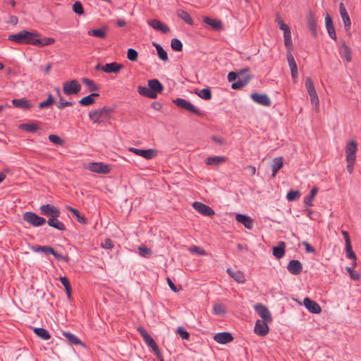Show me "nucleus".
<instances>
[{
    "instance_id": "obj_52",
    "label": "nucleus",
    "mask_w": 361,
    "mask_h": 361,
    "mask_svg": "<svg viewBox=\"0 0 361 361\" xmlns=\"http://www.w3.org/2000/svg\"><path fill=\"white\" fill-rule=\"evenodd\" d=\"M300 195V193L298 190H290L287 195L286 198L288 201H294L295 200L298 199Z\"/></svg>"
},
{
    "instance_id": "obj_54",
    "label": "nucleus",
    "mask_w": 361,
    "mask_h": 361,
    "mask_svg": "<svg viewBox=\"0 0 361 361\" xmlns=\"http://www.w3.org/2000/svg\"><path fill=\"white\" fill-rule=\"evenodd\" d=\"M287 61L288 63V66L290 69H295L297 68V64L294 60L293 56L292 55L290 50L287 52Z\"/></svg>"
},
{
    "instance_id": "obj_36",
    "label": "nucleus",
    "mask_w": 361,
    "mask_h": 361,
    "mask_svg": "<svg viewBox=\"0 0 361 361\" xmlns=\"http://www.w3.org/2000/svg\"><path fill=\"white\" fill-rule=\"evenodd\" d=\"M195 94L202 99L209 100L212 98V92L209 88H204L200 90L195 91Z\"/></svg>"
},
{
    "instance_id": "obj_26",
    "label": "nucleus",
    "mask_w": 361,
    "mask_h": 361,
    "mask_svg": "<svg viewBox=\"0 0 361 361\" xmlns=\"http://www.w3.org/2000/svg\"><path fill=\"white\" fill-rule=\"evenodd\" d=\"M325 23L329 37L333 39H336V34L333 25L332 19L329 15H326V16L325 17Z\"/></svg>"
},
{
    "instance_id": "obj_38",
    "label": "nucleus",
    "mask_w": 361,
    "mask_h": 361,
    "mask_svg": "<svg viewBox=\"0 0 361 361\" xmlns=\"http://www.w3.org/2000/svg\"><path fill=\"white\" fill-rule=\"evenodd\" d=\"M63 335L68 341H70L71 343L74 345H79L82 343L80 340L78 338V336L70 332L65 331L63 333Z\"/></svg>"
},
{
    "instance_id": "obj_42",
    "label": "nucleus",
    "mask_w": 361,
    "mask_h": 361,
    "mask_svg": "<svg viewBox=\"0 0 361 361\" xmlns=\"http://www.w3.org/2000/svg\"><path fill=\"white\" fill-rule=\"evenodd\" d=\"M308 94H309L310 98L311 104L312 105H314V109L317 111H318L319 110V97H318V95H317V93L316 90H314L313 92H309Z\"/></svg>"
},
{
    "instance_id": "obj_44",
    "label": "nucleus",
    "mask_w": 361,
    "mask_h": 361,
    "mask_svg": "<svg viewBox=\"0 0 361 361\" xmlns=\"http://www.w3.org/2000/svg\"><path fill=\"white\" fill-rule=\"evenodd\" d=\"M154 45L156 47V49L157 51V54H158V56H159V59H161L162 61H167L168 60L167 53L162 48V47L160 44H156V43H154Z\"/></svg>"
},
{
    "instance_id": "obj_6",
    "label": "nucleus",
    "mask_w": 361,
    "mask_h": 361,
    "mask_svg": "<svg viewBox=\"0 0 361 361\" xmlns=\"http://www.w3.org/2000/svg\"><path fill=\"white\" fill-rule=\"evenodd\" d=\"M80 90L81 85L75 79L67 81L63 84V91L66 95L76 94Z\"/></svg>"
},
{
    "instance_id": "obj_43",
    "label": "nucleus",
    "mask_w": 361,
    "mask_h": 361,
    "mask_svg": "<svg viewBox=\"0 0 361 361\" xmlns=\"http://www.w3.org/2000/svg\"><path fill=\"white\" fill-rule=\"evenodd\" d=\"M82 82L90 88V91H97L99 89V85H97L92 80L84 78H82Z\"/></svg>"
},
{
    "instance_id": "obj_53",
    "label": "nucleus",
    "mask_w": 361,
    "mask_h": 361,
    "mask_svg": "<svg viewBox=\"0 0 361 361\" xmlns=\"http://www.w3.org/2000/svg\"><path fill=\"white\" fill-rule=\"evenodd\" d=\"M213 312L215 314L220 316L224 315L226 313L224 307L220 304H215L213 306Z\"/></svg>"
},
{
    "instance_id": "obj_8",
    "label": "nucleus",
    "mask_w": 361,
    "mask_h": 361,
    "mask_svg": "<svg viewBox=\"0 0 361 361\" xmlns=\"http://www.w3.org/2000/svg\"><path fill=\"white\" fill-rule=\"evenodd\" d=\"M128 151L147 160L153 159L157 154V150L154 149H142L135 147H129Z\"/></svg>"
},
{
    "instance_id": "obj_18",
    "label": "nucleus",
    "mask_w": 361,
    "mask_h": 361,
    "mask_svg": "<svg viewBox=\"0 0 361 361\" xmlns=\"http://www.w3.org/2000/svg\"><path fill=\"white\" fill-rule=\"evenodd\" d=\"M123 68V66L122 64L118 63L116 62H112L106 63L104 66H102L101 70L107 73H117Z\"/></svg>"
},
{
    "instance_id": "obj_35",
    "label": "nucleus",
    "mask_w": 361,
    "mask_h": 361,
    "mask_svg": "<svg viewBox=\"0 0 361 361\" xmlns=\"http://www.w3.org/2000/svg\"><path fill=\"white\" fill-rule=\"evenodd\" d=\"M46 222H47L49 226L53 227L59 231H64L66 228L64 224L57 219H48Z\"/></svg>"
},
{
    "instance_id": "obj_61",
    "label": "nucleus",
    "mask_w": 361,
    "mask_h": 361,
    "mask_svg": "<svg viewBox=\"0 0 361 361\" xmlns=\"http://www.w3.org/2000/svg\"><path fill=\"white\" fill-rule=\"evenodd\" d=\"M305 87L308 93L316 90L312 79L309 77L305 79Z\"/></svg>"
},
{
    "instance_id": "obj_55",
    "label": "nucleus",
    "mask_w": 361,
    "mask_h": 361,
    "mask_svg": "<svg viewBox=\"0 0 361 361\" xmlns=\"http://www.w3.org/2000/svg\"><path fill=\"white\" fill-rule=\"evenodd\" d=\"M73 102L65 101L62 96H60L59 97V102L56 104V107L59 109H62L64 107L70 106L73 105Z\"/></svg>"
},
{
    "instance_id": "obj_4",
    "label": "nucleus",
    "mask_w": 361,
    "mask_h": 361,
    "mask_svg": "<svg viewBox=\"0 0 361 361\" xmlns=\"http://www.w3.org/2000/svg\"><path fill=\"white\" fill-rule=\"evenodd\" d=\"M111 112V109L102 107L101 109L91 111L89 112V118L94 123H101L108 114Z\"/></svg>"
},
{
    "instance_id": "obj_49",
    "label": "nucleus",
    "mask_w": 361,
    "mask_h": 361,
    "mask_svg": "<svg viewBox=\"0 0 361 361\" xmlns=\"http://www.w3.org/2000/svg\"><path fill=\"white\" fill-rule=\"evenodd\" d=\"M137 56L138 53L135 49L133 48H130L128 49L127 58L128 60H130V61H135L137 59Z\"/></svg>"
},
{
    "instance_id": "obj_60",
    "label": "nucleus",
    "mask_w": 361,
    "mask_h": 361,
    "mask_svg": "<svg viewBox=\"0 0 361 361\" xmlns=\"http://www.w3.org/2000/svg\"><path fill=\"white\" fill-rule=\"evenodd\" d=\"M138 253L141 257H146L151 255L152 251L150 249L146 247H138Z\"/></svg>"
},
{
    "instance_id": "obj_29",
    "label": "nucleus",
    "mask_w": 361,
    "mask_h": 361,
    "mask_svg": "<svg viewBox=\"0 0 361 361\" xmlns=\"http://www.w3.org/2000/svg\"><path fill=\"white\" fill-rule=\"evenodd\" d=\"M250 80V78L248 76L243 78H241L240 76H238L235 81L232 83L231 87L233 90H239L245 86L249 82Z\"/></svg>"
},
{
    "instance_id": "obj_3",
    "label": "nucleus",
    "mask_w": 361,
    "mask_h": 361,
    "mask_svg": "<svg viewBox=\"0 0 361 361\" xmlns=\"http://www.w3.org/2000/svg\"><path fill=\"white\" fill-rule=\"evenodd\" d=\"M173 104H175L178 107L186 110L190 113L194 114L197 116H202V111L198 109L196 106H195L190 102L187 101L183 98H176L173 100Z\"/></svg>"
},
{
    "instance_id": "obj_46",
    "label": "nucleus",
    "mask_w": 361,
    "mask_h": 361,
    "mask_svg": "<svg viewBox=\"0 0 361 361\" xmlns=\"http://www.w3.org/2000/svg\"><path fill=\"white\" fill-rule=\"evenodd\" d=\"M54 100L52 95L51 94H49L47 95V99L45 101L42 102L39 104V108L42 109L48 108L51 105H52L54 104Z\"/></svg>"
},
{
    "instance_id": "obj_48",
    "label": "nucleus",
    "mask_w": 361,
    "mask_h": 361,
    "mask_svg": "<svg viewBox=\"0 0 361 361\" xmlns=\"http://www.w3.org/2000/svg\"><path fill=\"white\" fill-rule=\"evenodd\" d=\"M171 47L174 51H180L183 49V44L180 39L173 38L171 41Z\"/></svg>"
},
{
    "instance_id": "obj_10",
    "label": "nucleus",
    "mask_w": 361,
    "mask_h": 361,
    "mask_svg": "<svg viewBox=\"0 0 361 361\" xmlns=\"http://www.w3.org/2000/svg\"><path fill=\"white\" fill-rule=\"evenodd\" d=\"M254 310L264 322H272V317L269 309L262 304H257L254 306Z\"/></svg>"
},
{
    "instance_id": "obj_16",
    "label": "nucleus",
    "mask_w": 361,
    "mask_h": 361,
    "mask_svg": "<svg viewBox=\"0 0 361 361\" xmlns=\"http://www.w3.org/2000/svg\"><path fill=\"white\" fill-rule=\"evenodd\" d=\"M214 340L219 344H226L231 342L233 337L229 332H220L214 335Z\"/></svg>"
},
{
    "instance_id": "obj_64",
    "label": "nucleus",
    "mask_w": 361,
    "mask_h": 361,
    "mask_svg": "<svg viewBox=\"0 0 361 361\" xmlns=\"http://www.w3.org/2000/svg\"><path fill=\"white\" fill-rule=\"evenodd\" d=\"M51 255L58 260H61V261L67 262L69 259L68 256H65L61 253H58V252H55L54 249H53V252L51 253Z\"/></svg>"
},
{
    "instance_id": "obj_32",
    "label": "nucleus",
    "mask_w": 361,
    "mask_h": 361,
    "mask_svg": "<svg viewBox=\"0 0 361 361\" xmlns=\"http://www.w3.org/2000/svg\"><path fill=\"white\" fill-rule=\"evenodd\" d=\"M176 13L178 18H181L185 23L190 25H193V20L188 12L184 10L179 9Z\"/></svg>"
},
{
    "instance_id": "obj_56",
    "label": "nucleus",
    "mask_w": 361,
    "mask_h": 361,
    "mask_svg": "<svg viewBox=\"0 0 361 361\" xmlns=\"http://www.w3.org/2000/svg\"><path fill=\"white\" fill-rule=\"evenodd\" d=\"M49 140L50 142L56 145H61L63 143V140L59 136L54 134L49 135Z\"/></svg>"
},
{
    "instance_id": "obj_59",
    "label": "nucleus",
    "mask_w": 361,
    "mask_h": 361,
    "mask_svg": "<svg viewBox=\"0 0 361 361\" xmlns=\"http://www.w3.org/2000/svg\"><path fill=\"white\" fill-rule=\"evenodd\" d=\"M189 250L190 252L195 253L199 255H207V252L204 250H203L196 245H193V246L190 247L189 248Z\"/></svg>"
},
{
    "instance_id": "obj_19",
    "label": "nucleus",
    "mask_w": 361,
    "mask_h": 361,
    "mask_svg": "<svg viewBox=\"0 0 361 361\" xmlns=\"http://www.w3.org/2000/svg\"><path fill=\"white\" fill-rule=\"evenodd\" d=\"M339 11L344 24V27L346 31H348L350 28L351 22L348 12L342 2L339 4Z\"/></svg>"
},
{
    "instance_id": "obj_58",
    "label": "nucleus",
    "mask_w": 361,
    "mask_h": 361,
    "mask_svg": "<svg viewBox=\"0 0 361 361\" xmlns=\"http://www.w3.org/2000/svg\"><path fill=\"white\" fill-rule=\"evenodd\" d=\"M73 10L78 15H82L84 13L82 5L80 1H75L74 3Z\"/></svg>"
},
{
    "instance_id": "obj_51",
    "label": "nucleus",
    "mask_w": 361,
    "mask_h": 361,
    "mask_svg": "<svg viewBox=\"0 0 361 361\" xmlns=\"http://www.w3.org/2000/svg\"><path fill=\"white\" fill-rule=\"evenodd\" d=\"M35 252H40L44 254H51L53 252V248L49 246H37L33 249Z\"/></svg>"
},
{
    "instance_id": "obj_20",
    "label": "nucleus",
    "mask_w": 361,
    "mask_h": 361,
    "mask_svg": "<svg viewBox=\"0 0 361 361\" xmlns=\"http://www.w3.org/2000/svg\"><path fill=\"white\" fill-rule=\"evenodd\" d=\"M235 219L247 229H251L253 227V220L247 215L238 214L235 216Z\"/></svg>"
},
{
    "instance_id": "obj_24",
    "label": "nucleus",
    "mask_w": 361,
    "mask_h": 361,
    "mask_svg": "<svg viewBox=\"0 0 361 361\" xmlns=\"http://www.w3.org/2000/svg\"><path fill=\"white\" fill-rule=\"evenodd\" d=\"M148 86L150 88L151 91L155 92V94L157 96L159 93H161L164 89L162 84L157 79L149 80Z\"/></svg>"
},
{
    "instance_id": "obj_1",
    "label": "nucleus",
    "mask_w": 361,
    "mask_h": 361,
    "mask_svg": "<svg viewBox=\"0 0 361 361\" xmlns=\"http://www.w3.org/2000/svg\"><path fill=\"white\" fill-rule=\"evenodd\" d=\"M38 37H39V35L37 32H32L23 30L18 33L10 35L8 39L19 44H27L37 45V43L39 42L38 41Z\"/></svg>"
},
{
    "instance_id": "obj_40",
    "label": "nucleus",
    "mask_w": 361,
    "mask_h": 361,
    "mask_svg": "<svg viewBox=\"0 0 361 361\" xmlns=\"http://www.w3.org/2000/svg\"><path fill=\"white\" fill-rule=\"evenodd\" d=\"M345 252H346V257L350 259H353V267L356 266V256L354 253V252L352 250L351 243H347L345 244Z\"/></svg>"
},
{
    "instance_id": "obj_39",
    "label": "nucleus",
    "mask_w": 361,
    "mask_h": 361,
    "mask_svg": "<svg viewBox=\"0 0 361 361\" xmlns=\"http://www.w3.org/2000/svg\"><path fill=\"white\" fill-rule=\"evenodd\" d=\"M66 209H68L72 212V214L76 217L77 221L79 223H80L82 224H87V222L84 216H81L79 212L76 209H74L71 207H67Z\"/></svg>"
},
{
    "instance_id": "obj_30",
    "label": "nucleus",
    "mask_w": 361,
    "mask_h": 361,
    "mask_svg": "<svg viewBox=\"0 0 361 361\" xmlns=\"http://www.w3.org/2000/svg\"><path fill=\"white\" fill-rule=\"evenodd\" d=\"M341 56L348 63L352 60L351 51L350 47L343 42L340 51Z\"/></svg>"
},
{
    "instance_id": "obj_13",
    "label": "nucleus",
    "mask_w": 361,
    "mask_h": 361,
    "mask_svg": "<svg viewBox=\"0 0 361 361\" xmlns=\"http://www.w3.org/2000/svg\"><path fill=\"white\" fill-rule=\"evenodd\" d=\"M192 207L197 212L204 216H212L215 214L211 207L200 202H195Z\"/></svg>"
},
{
    "instance_id": "obj_31",
    "label": "nucleus",
    "mask_w": 361,
    "mask_h": 361,
    "mask_svg": "<svg viewBox=\"0 0 361 361\" xmlns=\"http://www.w3.org/2000/svg\"><path fill=\"white\" fill-rule=\"evenodd\" d=\"M317 192L318 188L317 187H314L311 189L310 195L304 198V204L305 207H310L312 206L313 199L317 195Z\"/></svg>"
},
{
    "instance_id": "obj_47",
    "label": "nucleus",
    "mask_w": 361,
    "mask_h": 361,
    "mask_svg": "<svg viewBox=\"0 0 361 361\" xmlns=\"http://www.w3.org/2000/svg\"><path fill=\"white\" fill-rule=\"evenodd\" d=\"M87 34L90 36L100 38H104L106 37V32L103 29L90 30L88 31Z\"/></svg>"
},
{
    "instance_id": "obj_25",
    "label": "nucleus",
    "mask_w": 361,
    "mask_h": 361,
    "mask_svg": "<svg viewBox=\"0 0 361 361\" xmlns=\"http://www.w3.org/2000/svg\"><path fill=\"white\" fill-rule=\"evenodd\" d=\"M286 243L280 241L278 245L273 247V255L278 259L282 258L285 255Z\"/></svg>"
},
{
    "instance_id": "obj_45",
    "label": "nucleus",
    "mask_w": 361,
    "mask_h": 361,
    "mask_svg": "<svg viewBox=\"0 0 361 361\" xmlns=\"http://www.w3.org/2000/svg\"><path fill=\"white\" fill-rule=\"evenodd\" d=\"M276 22L278 24L279 29L281 30L283 32V33L290 32L288 25L284 23V22L279 15L276 16Z\"/></svg>"
},
{
    "instance_id": "obj_62",
    "label": "nucleus",
    "mask_w": 361,
    "mask_h": 361,
    "mask_svg": "<svg viewBox=\"0 0 361 361\" xmlns=\"http://www.w3.org/2000/svg\"><path fill=\"white\" fill-rule=\"evenodd\" d=\"M177 333L179 334L181 338L184 340H188L189 338L190 335L183 327H178L177 329Z\"/></svg>"
},
{
    "instance_id": "obj_2",
    "label": "nucleus",
    "mask_w": 361,
    "mask_h": 361,
    "mask_svg": "<svg viewBox=\"0 0 361 361\" xmlns=\"http://www.w3.org/2000/svg\"><path fill=\"white\" fill-rule=\"evenodd\" d=\"M23 219L30 225L34 227H39L43 226L47 220L42 216L32 212H26L23 215Z\"/></svg>"
},
{
    "instance_id": "obj_27",
    "label": "nucleus",
    "mask_w": 361,
    "mask_h": 361,
    "mask_svg": "<svg viewBox=\"0 0 361 361\" xmlns=\"http://www.w3.org/2000/svg\"><path fill=\"white\" fill-rule=\"evenodd\" d=\"M283 165V158L281 157H276L273 159L272 164H271V176L275 177L277 172L282 168Z\"/></svg>"
},
{
    "instance_id": "obj_63",
    "label": "nucleus",
    "mask_w": 361,
    "mask_h": 361,
    "mask_svg": "<svg viewBox=\"0 0 361 361\" xmlns=\"http://www.w3.org/2000/svg\"><path fill=\"white\" fill-rule=\"evenodd\" d=\"M144 341H145V342L146 343V344H147L149 348H152V350L154 348H155V347H157V345L156 342L154 341V340L153 339V338H152L150 335H149L147 338H145L144 339Z\"/></svg>"
},
{
    "instance_id": "obj_12",
    "label": "nucleus",
    "mask_w": 361,
    "mask_h": 361,
    "mask_svg": "<svg viewBox=\"0 0 361 361\" xmlns=\"http://www.w3.org/2000/svg\"><path fill=\"white\" fill-rule=\"evenodd\" d=\"M250 97L255 102L262 106H269L271 104V99L266 94L254 92L250 94Z\"/></svg>"
},
{
    "instance_id": "obj_11",
    "label": "nucleus",
    "mask_w": 361,
    "mask_h": 361,
    "mask_svg": "<svg viewBox=\"0 0 361 361\" xmlns=\"http://www.w3.org/2000/svg\"><path fill=\"white\" fill-rule=\"evenodd\" d=\"M271 322H264V320H257L254 329L255 333L259 336H265L269 331V323Z\"/></svg>"
},
{
    "instance_id": "obj_34",
    "label": "nucleus",
    "mask_w": 361,
    "mask_h": 361,
    "mask_svg": "<svg viewBox=\"0 0 361 361\" xmlns=\"http://www.w3.org/2000/svg\"><path fill=\"white\" fill-rule=\"evenodd\" d=\"M137 92L140 95L145 96V97L151 98V99L157 98V95L155 94V92H153V91H151L150 88L143 87V86H139L137 88Z\"/></svg>"
},
{
    "instance_id": "obj_9",
    "label": "nucleus",
    "mask_w": 361,
    "mask_h": 361,
    "mask_svg": "<svg viewBox=\"0 0 361 361\" xmlns=\"http://www.w3.org/2000/svg\"><path fill=\"white\" fill-rule=\"evenodd\" d=\"M11 103L14 107L20 109L25 111H29L33 107V104L31 100L25 97L13 99L11 100Z\"/></svg>"
},
{
    "instance_id": "obj_50",
    "label": "nucleus",
    "mask_w": 361,
    "mask_h": 361,
    "mask_svg": "<svg viewBox=\"0 0 361 361\" xmlns=\"http://www.w3.org/2000/svg\"><path fill=\"white\" fill-rule=\"evenodd\" d=\"M38 41L39 42L37 43L36 46L45 47V46L52 44L55 42V39L54 38H51V37H47V38H44L42 39H40L38 37Z\"/></svg>"
},
{
    "instance_id": "obj_23",
    "label": "nucleus",
    "mask_w": 361,
    "mask_h": 361,
    "mask_svg": "<svg viewBox=\"0 0 361 361\" xmlns=\"http://www.w3.org/2000/svg\"><path fill=\"white\" fill-rule=\"evenodd\" d=\"M202 21L205 24L211 26L214 30H220L223 27L221 22L217 19L205 16L203 18Z\"/></svg>"
},
{
    "instance_id": "obj_17",
    "label": "nucleus",
    "mask_w": 361,
    "mask_h": 361,
    "mask_svg": "<svg viewBox=\"0 0 361 361\" xmlns=\"http://www.w3.org/2000/svg\"><path fill=\"white\" fill-rule=\"evenodd\" d=\"M287 270L292 274L298 275L302 271V265L300 261L293 259L288 264Z\"/></svg>"
},
{
    "instance_id": "obj_5",
    "label": "nucleus",
    "mask_w": 361,
    "mask_h": 361,
    "mask_svg": "<svg viewBox=\"0 0 361 361\" xmlns=\"http://www.w3.org/2000/svg\"><path fill=\"white\" fill-rule=\"evenodd\" d=\"M39 211L41 214L47 216L48 219H57L61 214L58 207L49 204L40 206Z\"/></svg>"
},
{
    "instance_id": "obj_37",
    "label": "nucleus",
    "mask_w": 361,
    "mask_h": 361,
    "mask_svg": "<svg viewBox=\"0 0 361 361\" xmlns=\"http://www.w3.org/2000/svg\"><path fill=\"white\" fill-rule=\"evenodd\" d=\"M20 128L22 130L30 133H35L39 129L38 126L33 123L21 124Z\"/></svg>"
},
{
    "instance_id": "obj_41",
    "label": "nucleus",
    "mask_w": 361,
    "mask_h": 361,
    "mask_svg": "<svg viewBox=\"0 0 361 361\" xmlns=\"http://www.w3.org/2000/svg\"><path fill=\"white\" fill-rule=\"evenodd\" d=\"M34 332L43 340L46 341L50 338L48 331L44 328H35Z\"/></svg>"
},
{
    "instance_id": "obj_57",
    "label": "nucleus",
    "mask_w": 361,
    "mask_h": 361,
    "mask_svg": "<svg viewBox=\"0 0 361 361\" xmlns=\"http://www.w3.org/2000/svg\"><path fill=\"white\" fill-rule=\"evenodd\" d=\"M284 37V44L286 47L290 49L292 47V39H291V32L283 33Z\"/></svg>"
},
{
    "instance_id": "obj_7",
    "label": "nucleus",
    "mask_w": 361,
    "mask_h": 361,
    "mask_svg": "<svg viewBox=\"0 0 361 361\" xmlns=\"http://www.w3.org/2000/svg\"><path fill=\"white\" fill-rule=\"evenodd\" d=\"M85 168L92 172L100 174H108L111 171L110 166L102 162H92Z\"/></svg>"
},
{
    "instance_id": "obj_21",
    "label": "nucleus",
    "mask_w": 361,
    "mask_h": 361,
    "mask_svg": "<svg viewBox=\"0 0 361 361\" xmlns=\"http://www.w3.org/2000/svg\"><path fill=\"white\" fill-rule=\"evenodd\" d=\"M147 23L154 30L161 31L163 33H166L169 31V27L166 24L161 23L159 20L152 19V20H148Z\"/></svg>"
},
{
    "instance_id": "obj_33",
    "label": "nucleus",
    "mask_w": 361,
    "mask_h": 361,
    "mask_svg": "<svg viewBox=\"0 0 361 361\" xmlns=\"http://www.w3.org/2000/svg\"><path fill=\"white\" fill-rule=\"evenodd\" d=\"M99 97V94L98 93H92V94L82 98L79 101V103L82 106H90L94 103V102H95L94 97Z\"/></svg>"
},
{
    "instance_id": "obj_14",
    "label": "nucleus",
    "mask_w": 361,
    "mask_h": 361,
    "mask_svg": "<svg viewBox=\"0 0 361 361\" xmlns=\"http://www.w3.org/2000/svg\"><path fill=\"white\" fill-rule=\"evenodd\" d=\"M357 144L351 140L345 147L346 161H355Z\"/></svg>"
},
{
    "instance_id": "obj_22",
    "label": "nucleus",
    "mask_w": 361,
    "mask_h": 361,
    "mask_svg": "<svg viewBox=\"0 0 361 361\" xmlns=\"http://www.w3.org/2000/svg\"><path fill=\"white\" fill-rule=\"evenodd\" d=\"M227 273L238 283H244L245 282V276L241 271H234L231 268L226 269Z\"/></svg>"
},
{
    "instance_id": "obj_15",
    "label": "nucleus",
    "mask_w": 361,
    "mask_h": 361,
    "mask_svg": "<svg viewBox=\"0 0 361 361\" xmlns=\"http://www.w3.org/2000/svg\"><path fill=\"white\" fill-rule=\"evenodd\" d=\"M303 305L311 313L319 314L322 311L320 305L315 301L310 299L309 298H304Z\"/></svg>"
},
{
    "instance_id": "obj_28",
    "label": "nucleus",
    "mask_w": 361,
    "mask_h": 361,
    "mask_svg": "<svg viewBox=\"0 0 361 361\" xmlns=\"http://www.w3.org/2000/svg\"><path fill=\"white\" fill-rule=\"evenodd\" d=\"M226 161V158L222 156L209 157L206 159L205 163L209 166H218Z\"/></svg>"
}]
</instances>
